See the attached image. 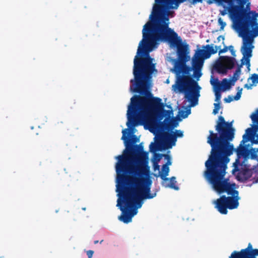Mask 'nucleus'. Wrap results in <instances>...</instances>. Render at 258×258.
I'll return each instance as SVG.
<instances>
[{
  "label": "nucleus",
  "instance_id": "f257e3e1",
  "mask_svg": "<svg viewBox=\"0 0 258 258\" xmlns=\"http://www.w3.org/2000/svg\"><path fill=\"white\" fill-rule=\"evenodd\" d=\"M146 96L151 98L134 95L131 98L126 113L128 128L122 131L121 140L125 148L122 155L115 157L117 160L115 164L118 197L116 206L121 214H137L144 200L156 196V192H150L152 181L150 176L148 154L144 151L141 144L133 145L128 136L134 134V127L141 123L142 118L140 115L143 112L147 114V120L151 118L161 120L164 116L169 118L173 112L170 105L167 107L171 110L164 109L161 98L152 97V95Z\"/></svg>",
  "mask_w": 258,
  "mask_h": 258
},
{
  "label": "nucleus",
  "instance_id": "f03ea898",
  "mask_svg": "<svg viewBox=\"0 0 258 258\" xmlns=\"http://www.w3.org/2000/svg\"><path fill=\"white\" fill-rule=\"evenodd\" d=\"M169 18L166 20H150L144 26L143 38L139 44L134 60V78L130 81V91L141 95H151L149 91L152 74L157 71L150 52L158 47L160 42H168L177 48L178 59H190L188 45L182 43V39L173 29L169 27Z\"/></svg>",
  "mask_w": 258,
  "mask_h": 258
},
{
  "label": "nucleus",
  "instance_id": "7ed1b4c3",
  "mask_svg": "<svg viewBox=\"0 0 258 258\" xmlns=\"http://www.w3.org/2000/svg\"><path fill=\"white\" fill-rule=\"evenodd\" d=\"M233 121L226 122L223 116H220L215 126L218 133L209 131L207 143L211 147V154L205 163H213L230 161L229 156L233 154L234 147L230 143L234 138L235 129L232 127Z\"/></svg>",
  "mask_w": 258,
  "mask_h": 258
},
{
  "label": "nucleus",
  "instance_id": "20e7f679",
  "mask_svg": "<svg viewBox=\"0 0 258 258\" xmlns=\"http://www.w3.org/2000/svg\"><path fill=\"white\" fill-rule=\"evenodd\" d=\"M230 161L213 163H205L206 170L204 177L213 189L219 194L226 192L232 197H226L227 206L229 209H236L239 206L238 191L235 190V183H230L225 178L227 164Z\"/></svg>",
  "mask_w": 258,
  "mask_h": 258
},
{
  "label": "nucleus",
  "instance_id": "39448f33",
  "mask_svg": "<svg viewBox=\"0 0 258 258\" xmlns=\"http://www.w3.org/2000/svg\"><path fill=\"white\" fill-rule=\"evenodd\" d=\"M186 62L178 59L175 61L174 72L176 75V81L172 85V90L175 92H183L185 99L190 102V106H195L198 104L201 87L192 78L180 75H188L191 71L190 67L186 65Z\"/></svg>",
  "mask_w": 258,
  "mask_h": 258
},
{
  "label": "nucleus",
  "instance_id": "423d86ee",
  "mask_svg": "<svg viewBox=\"0 0 258 258\" xmlns=\"http://www.w3.org/2000/svg\"><path fill=\"white\" fill-rule=\"evenodd\" d=\"M228 10L230 14L236 19L235 28L239 36L242 38V43L245 39L250 38L253 43L254 38L258 36V23L255 19L251 18L249 13L237 6H229Z\"/></svg>",
  "mask_w": 258,
  "mask_h": 258
},
{
  "label": "nucleus",
  "instance_id": "0eeeda50",
  "mask_svg": "<svg viewBox=\"0 0 258 258\" xmlns=\"http://www.w3.org/2000/svg\"><path fill=\"white\" fill-rule=\"evenodd\" d=\"M186 0H155L152 11L150 15V20H166L169 18V10L177 9L179 4ZM192 4L202 3L203 0H188Z\"/></svg>",
  "mask_w": 258,
  "mask_h": 258
},
{
  "label": "nucleus",
  "instance_id": "6e6552de",
  "mask_svg": "<svg viewBox=\"0 0 258 258\" xmlns=\"http://www.w3.org/2000/svg\"><path fill=\"white\" fill-rule=\"evenodd\" d=\"M142 121L139 125H144L146 129L148 130L154 135H159L160 133H165L164 131L172 132V130L176 126L177 123L175 121L169 118H166L163 122L159 120V119L151 118L149 120H147V114L143 112L141 113Z\"/></svg>",
  "mask_w": 258,
  "mask_h": 258
},
{
  "label": "nucleus",
  "instance_id": "1a4fd4ad",
  "mask_svg": "<svg viewBox=\"0 0 258 258\" xmlns=\"http://www.w3.org/2000/svg\"><path fill=\"white\" fill-rule=\"evenodd\" d=\"M155 143H151L150 145V151L154 152L157 151L171 148L176 144V139L171 132H165L155 135Z\"/></svg>",
  "mask_w": 258,
  "mask_h": 258
},
{
  "label": "nucleus",
  "instance_id": "9d476101",
  "mask_svg": "<svg viewBox=\"0 0 258 258\" xmlns=\"http://www.w3.org/2000/svg\"><path fill=\"white\" fill-rule=\"evenodd\" d=\"M254 48V46L251 43V39L248 38L244 39L242 45L241 47L240 51L243 55V57L241 59V64H237V68L233 75L232 80L235 83L237 81L241 74V68L245 64L247 68L249 70L250 57L252 56V51Z\"/></svg>",
  "mask_w": 258,
  "mask_h": 258
},
{
  "label": "nucleus",
  "instance_id": "9b49d317",
  "mask_svg": "<svg viewBox=\"0 0 258 258\" xmlns=\"http://www.w3.org/2000/svg\"><path fill=\"white\" fill-rule=\"evenodd\" d=\"M245 143H242V141L239 146L236 150L237 153V158L233 163V169L232 170V173L234 174L236 172L240 170V167L243 166V163H241L240 159L243 158L244 160L248 158L250 154V151L244 146Z\"/></svg>",
  "mask_w": 258,
  "mask_h": 258
},
{
  "label": "nucleus",
  "instance_id": "f8f14e48",
  "mask_svg": "<svg viewBox=\"0 0 258 258\" xmlns=\"http://www.w3.org/2000/svg\"><path fill=\"white\" fill-rule=\"evenodd\" d=\"M250 118L253 123L251 127L248 128L245 131V134L242 136V143H245L250 141L253 143L254 137L256 132L258 131V109L255 113H253L250 115Z\"/></svg>",
  "mask_w": 258,
  "mask_h": 258
},
{
  "label": "nucleus",
  "instance_id": "ddd939ff",
  "mask_svg": "<svg viewBox=\"0 0 258 258\" xmlns=\"http://www.w3.org/2000/svg\"><path fill=\"white\" fill-rule=\"evenodd\" d=\"M205 58L203 57L202 55H200L197 50L192 58L191 71H194L193 77L197 80L202 76V69L204 64V60Z\"/></svg>",
  "mask_w": 258,
  "mask_h": 258
},
{
  "label": "nucleus",
  "instance_id": "4468645a",
  "mask_svg": "<svg viewBox=\"0 0 258 258\" xmlns=\"http://www.w3.org/2000/svg\"><path fill=\"white\" fill-rule=\"evenodd\" d=\"M220 59L223 61L226 66L221 63H219L215 66V69L219 74H227L228 71L233 69L237 63L236 59L232 57L221 56L220 57Z\"/></svg>",
  "mask_w": 258,
  "mask_h": 258
},
{
  "label": "nucleus",
  "instance_id": "2eb2a0df",
  "mask_svg": "<svg viewBox=\"0 0 258 258\" xmlns=\"http://www.w3.org/2000/svg\"><path fill=\"white\" fill-rule=\"evenodd\" d=\"M258 256V249L248 250L243 249L240 252L234 251L232 253L230 258H256Z\"/></svg>",
  "mask_w": 258,
  "mask_h": 258
},
{
  "label": "nucleus",
  "instance_id": "dca6fc26",
  "mask_svg": "<svg viewBox=\"0 0 258 258\" xmlns=\"http://www.w3.org/2000/svg\"><path fill=\"white\" fill-rule=\"evenodd\" d=\"M204 47L206 49H199L198 50L199 52L200 55H202L204 58H209L212 54H215L217 53L218 50L221 47V45L217 46L215 45L214 47L213 45H207Z\"/></svg>",
  "mask_w": 258,
  "mask_h": 258
},
{
  "label": "nucleus",
  "instance_id": "f3484780",
  "mask_svg": "<svg viewBox=\"0 0 258 258\" xmlns=\"http://www.w3.org/2000/svg\"><path fill=\"white\" fill-rule=\"evenodd\" d=\"M215 207L218 211L222 214H226L227 213L228 206H227V202L226 200V196H222L214 202Z\"/></svg>",
  "mask_w": 258,
  "mask_h": 258
},
{
  "label": "nucleus",
  "instance_id": "a211bd4d",
  "mask_svg": "<svg viewBox=\"0 0 258 258\" xmlns=\"http://www.w3.org/2000/svg\"><path fill=\"white\" fill-rule=\"evenodd\" d=\"M162 179V185L165 187H169L175 190H178L179 187L176 185V178L174 176H172L171 178H167V176L165 178L160 177Z\"/></svg>",
  "mask_w": 258,
  "mask_h": 258
},
{
  "label": "nucleus",
  "instance_id": "6ab92c4d",
  "mask_svg": "<svg viewBox=\"0 0 258 258\" xmlns=\"http://www.w3.org/2000/svg\"><path fill=\"white\" fill-rule=\"evenodd\" d=\"M219 4L222 5L223 3H227L229 6H231L233 5L234 2H236L241 9H243L245 5L246 4L247 0H215Z\"/></svg>",
  "mask_w": 258,
  "mask_h": 258
},
{
  "label": "nucleus",
  "instance_id": "aec40b11",
  "mask_svg": "<svg viewBox=\"0 0 258 258\" xmlns=\"http://www.w3.org/2000/svg\"><path fill=\"white\" fill-rule=\"evenodd\" d=\"M237 89L238 91L235 96H232L229 95L227 98H224V101L226 103H230L233 100L237 101L239 100L241 98L242 88L238 87Z\"/></svg>",
  "mask_w": 258,
  "mask_h": 258
},
{
  "label": "nucleus",
  "instance_id": "412c9836",
  "mask_svg": "<svg viewBox=\"0 0 258 258\" xmlns=\"http://www.w3.org/2000/svg\"><path fill=\"white\" fill-rule=\"evenodd\" d=\"M221 86H222L223 88L222 89V91H225L226 89H229L231 87L234 85L235 83L231 80H228L227 79H223L222 81Z\"/></svg>",
  "mask_w": 258,
  "mask_h": 258
},
{
  "label": "nucleus",
  "instance_id": "4be33fe9",
  "mask_svg": "<svg viewBox=\"0 0 258 258\" xmlns=\"http://www.w3.org/2000/svg\"><path fill=\"white\" fill-rule=\"evenodd\" d=\"M187 101V99H185V100L184 101V102L185 101ZM189 103H190V102L189 101ZM191 106H190V104L189 105V106H188V107L186 108H185V110H179V112H178V115L181 117H182V118H186L188 115L189 114H190V107Z\"/></svg>",
  "mask_w": 258,
  "mask_h": 258
},
{
  "label": "nucleus",
  "instance_id": "5701e85b",
  "mask_svg": "<svg viewBox=\"0 0 258 258\" xmlns=\"http://www.w3.org/2000/svg\"><path fill=\"white\" fill-rule=\"evenodd\" d=\"M210 83L214 87V89H221V84L219 81L218 79L217 78H214L213 76H211Z\"/></svg>",
  "mask_w": 258,
  "mask_h": 258
},
{
  "label": "nucleus",
  "instance_id": "b1692460",
  "mask_svg": "<svg viewBox=\"0 0 258 258\" xmlns=\"http://www.w3.org/2000/svg\"><path fill=\"white\" fill-rule=\"evenodd\" d=\"M169 172V168L167 166V165H163L162 167V171H159V176L160 177L165 178L168 175Z\"/></svg>",
  "mask_w": 258,
  "mask_h": 258
},
{
  "label": "nucleus",
  "instance_id": "393cba45",
  "mask_svg": "<svg viewBox=\"0 0 258 258\" xmlns=\"http://www.w3.org/2000/svg\"><path fill=\"white\" fill-rule=\"evenodd\" d=\"M221 90H222V88L221 89H214L215 95V101L217 102H220L221 98Z\"/></svg>",
  "mask_w": 258,
  "mask_h": 258
},
{
  "label": "nucleus",
  "instance_id": "a878e982",
  "mask_svg": "<svg viewBox=\"0 0 258 258\" xmlns=\"http://www.w3.org/2000/svg\"><path fill=\"white\" fill-rule=\"evenodd\" d=\"M250 154L252 159H256L258 161V148L256 150L255 149H251Z\"/></svg>",
  "mask_w": 258,
  "mask_h": 258
},
{
  "label": "nucleus",
  "instance_id": "bb28decb",
  "mask_svg": "<svg viewBox=\"0 0 258 258\" xmlns=\"http://www.w3.org/2000/svg\"><path fill=\"white\" fill-rule=\"evenodd\" d=\"M154 153V159L153 162H157V163H159V161L162 159V157H164V155L165 154H158L155 153V152Z\"/></svg>",
  "mask_w": 258,
  "mask_h": 258
},
{
  "label": "nucleus",
  "instance_id": "cd10ccee",
  "mask_svg": "<svg viewBox=\"0 0 258 258\" xmlns=\"http://www.w3.org/2000/svg\"><path fill=\"white\" fill-rule=\"evenodd\" d=\"M173 134L174 136L175 137V139L177 140V138H182L183 136V133L181 130H175V132H171Z\"/></svg>",
  "mask_w": 258,
  "mask_h": 258
},
{
  "label": "nucleus",
  "instance_id": "c85d7f7f",
  "mask_svg": "<svg viewBox=\"0 0 258 258\" xmlns=\"http://www.w3.org/2000/svg\"><path fill=\"white\" fill-rule=\"evenodd\" d=\"M214 109L213 111V113L214 114H216L218 113V111L220 108V102L215 103L214 104Z\"/></svg>",
  "mask_w": 258,
  "mask_h": 258
},
{
  "label": "nucleus",
  "instance_id": "c756f323",
  "mask_svg": "<svg viewBox=\"0 0 258 258\" xmlns=\"http://www.w3.org/2000/svg\"><path fill=\"white\" fill-rule=\"evenodd\" d=\"M253 84H256L258 83V75L256 74H253L252 75L251 77L250 78Z\"/></svg>",
  "mask_w": 258,
  "mask_h": 258
},
{
  "label": "nucleus",
  "instance_id": "7c9ffc66",
  "mask_svg": "<svg viewBox=\"0 0 258 258\" xmlns=\"http://www.w3.org/2000/svg\"><path fill=\"white\" fill-rule=\"evenodd\" d=\"M219 24L220 25V29L223 30L225 27L226 24L224 22L221 18H219L218 20Z\"/></svg>",
  "mask_w": 258,
  "mask_h": 258
},
{
  "label": "nucleus",
  "instance_id": "2f4dec72",
  "mask_svg": "<svg viewBox=\"0 0 258 258\" xmlns=\"http://www.w3.org/2000/svg\"><path fill=\"white\" fill-rule=\"evenodd\" d=\"M164 157L167 160V161L165 165H167V166L171 165L172 163L171 161L170 157L168 155L166 154L164 155Z\"/></svg>",
  "mask_w": 258,
  "mask_h": 258
},
{
  "label": "nucleus",
  "instance_id": "473e14b6",
  "mask_svg": "<svg viewBox=\"0 0 258 258\" xmlns=\"http://www.w3.org/2000/svg\"><path fill=\"white\" fill-rule=\"evenodd\" d=\"M153 169L154 171L158 170L159 172L160 169V166L159 165V163H157V162H153Z\"/></svg>",
  "mask_w": 258,
  "mask_h": 258
},
{
  "label": "nucleus",
  "instance_id": "72a5a7b5",
  "mask_svg": "<svg viewBox=\"0 0 258 258\" xmlns=\"http://www.w3.org/2000/svg\"><path fill=\"white\" fill-rule=\"evenodd\" d=\"M224 9L223 10H220V14L222 16H225L227 14V12H228V8L224 6Z\"/></svg>",
  "mask_w": 258,
  "mask_h": 258
},
{
  "label": "nucleus",
  "instance_id": "f704fd0d",
  "mask_svg": "<svg viewBox=\"0 0 258 258\" xmlns=\"http://www.w3.org/2000/svg\"><path fill=\"white\" fill-rule=\"evenodd\" d=\"M217 40L218 42L222 41V44L224 45V37L222 35H220L218 37Z\"/></svg>",
  "mask_w": 258,
  "mask_h": 258
},
{
  "label": "nucleus",
  "instance_id": "c9c22d12",
  "mask_svg": "<svg viewBox=\"0 0 258 258\" xmlns=\"http://www.w3.org/2000/svg\"><path fill=\"white\" fill-rule=\"evenodd\" d=\"M228 49V47L226 46H225L224 48L223 49H221L220 48V49H219V54H220L221 53L226 52V51H227Z\"/></svg>",
  "mask_w": 258,
  "mask_h": 258
},
{
  "label": "nucleus",
  "instance_id": "e433bc0d",
  "mask_svg": "<svg viewBox=\"0 0 258 258\" xmlns=\"http://www.w3.org/2000/svg\"><path fill=\"white\" fill-rule=\"evenodd\" d=\"M94 253V251L91 250L87 251V255L88 258H92Z\"/></svg>",
  "mask_w": 258,
  "mask_h": 258
},
{
  "label": "nucleus",
  "instance_id": "4c0bfd02",
  "mask_svg": "<svg viewBox=\"0 0 258 258\" xmlns=\"http://www.w3.org/2000/svg\"><path fill=\"white\" fill-rule=\"evenodd\" d=\"M228 49H229V50L231 51V54H232L233 55L235 56V51H234V50L233 47L232 45L229 46L228 47Z\"/></svg>",
  "mask_w": 258,
  "mask_h": 258
},
{
  "label": "nucleus",
  "instance_id": "58836bf2",
  "mask_svg": "<svg viewBox=\"0 0 258 258\" xmlns=\"http://www.w3.org/2000/svg\"><path fill=\"white\" fill-rule=\"evenodd\" d=\"M251 85H249L247 84L244 85V88H247V89H251Z\"/></svg>",
  "mask_w": 258,
  "mask_h": 258
},
{
  "label": "nucleus",
  "instance_id": "ea45409f",
  "mask_svg": "<svg viewBox=\"0 0 258 258\" xmlns=\"http://www.w3.org/2000/svg\"><path fill=\"white\" fill-rule=\"evenodd\" d=\"M247 248H248V250L252 249V246L250 243H249L248 247Z\"/></svg>",
  "mask_w": 258,
  "mask_h": 258
},
{
  "label": "nucleus",
  "instance_id": "a19ab883",
  "mask_svg": "<svg viewBox=\"0 0 258 258\" xmlns=\"http://www.w3.org/2000/svg\"><path fill=\"white\" fill-rule=\"evenodd\" d=\"M256 137H257V140H255V141L254 140V141H253V143H255V144H258V135H257V136H256Z\"/></svg>",
  "mask_w": 258,
  "mask_h": 258
},
{
  "label": "nucleus",
  "instance_id": "79ce46f5",
  "mask_svg": "<svg viewBox=\"0 0 258 258\" xmlns=\"http://www.w3.org/2000/svg\"><path fill=\"white\" fill-rule=\"evenodd\" d=\"M98 242V240H96V241H94V243H95V244H96V243H97Z\"/></svg>",
  "mask_w": 258,
  "mask_h": 258
},
{
  "label": "nucleus",
  "instance_id": "37998d69",
  "mask_svg": "<svg viewBox=\"0 0 258 258\" xmlns=\"http://www.w3.org/2000/svg\"><path fill=\"white\" fill-rule=\"evenodd\" d=\"M166 83H169V80H166Z\"/></svg>",
  "mask_w": 258,
  "mask_h": 258
},
{
  "label": "nucleus",
  "instance_id": "c03bdc74",
  "mask_svg": "<svg viewBox=\"0 0 258 258\" xmlns=\"http://www.w3.org/2000/svg\"><path fill=\"white\" fill-rule=\"evenodd\" d=\"M82 209H83V210H86V208H83Z\"/></svg>",
  "mask_w": 258,
  "mask_h": 258
}]
</instances>
